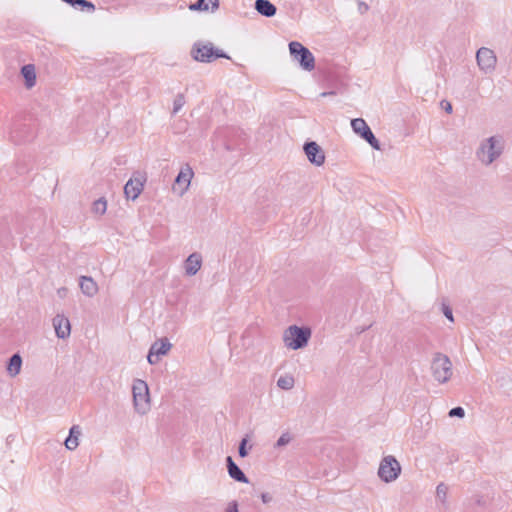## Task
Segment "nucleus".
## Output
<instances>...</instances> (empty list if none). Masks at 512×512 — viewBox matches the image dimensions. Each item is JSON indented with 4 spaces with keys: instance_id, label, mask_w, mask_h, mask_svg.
Listing matches in <instances>:
<instances>
[{
    "instance_id": "nucleus-35",
    "label": "nucleus",
    "mask_w": 512,
    "mask_h": 512,
    "mask_svg": "<svg viewBox=\"0 0 512 512\" xmlns=\"http://www.w3.org/2000/svg\"><path fill=\"white\" fill-rule=\"evenodd\" d=\"M261 500L263 503L267 504L272 501V496L268 492L261 493Z\"/></svg>"
},
{
    "instance_id": "nucleus-25",
    "label": "nucleus",
    "mask_w": 512,
    "mask_h": 512,
    "mask_svg": "<svg viewBox=\"0 0 512 512\" xmlns=\"http://www.w3.org/2000/svg\"><path fill=\"white\" fill-rule=\"evenodd\" d=\"M294 378L290 375L281 376L277 380V386L283 390H290L294 387Z\"/></svg>"
},
{
    "instance_id": "nucleus-10",
    "label": "nucleus",
    "mask_w": 512,
    "mask_h": 512,
    "mask_svg": "<svg viewBox=\"0 0 512 512\" xmlns=\"http://www.w3.org/2000/svg\"><path fill=\"white\" fill-rule=\"evenodd\" d=\"M477 64L484 73H492L495 70L497 57L493 50L481 47L476 53Z\"/></svg>"
},
{
    "instance_id": "nucleus-17",
    "label": "nucleus",
    "mask_w": 512,
    "mask_h": 512,
    "mask_svg": "<svg viewBox=\"0 0 512 512\" xmlns=\"http://www.w3.org/2000/svg\"><path fill=\"white\" fill-rule=\"evenodd\" d=\"M202 265V257L199 253L190 254L185 260V273L188 276H194L200 270Z\"/></svg>"
},
{
    "instance_id": "nucleus-16",
    "label": "nucleus",
    "mask_w": 512,
    "mask_h": 512,
    "mask_svg": "<svg viewBox=\"0 0 512 512\" xmlns=\"http://www.w3.org/2000/svg\"><path fill=\"white\" fill-rule=\"evenodd\" d=\"M225 461L228 474L233 480L240 483H249L248 477L245 475L242 469L234 462L231 456H227Z\"/></svg>"
},
{
    "instance_id": "nucleus-13",
    "label": "nucleus",
    "mask_w": 512,
    "mask_h": 512,
    "mask_svg": "<svg viewBox=\"0 0 512 512\" xmlns=\"http://www.w3.org/2000/svg\"><path fill=\"white\" fill-rule=\"evenodd\" d=\"M34 136V128L26 123H16L11 130V138L16 144L29 142Z\"/></svg>"
},
{
    "instance_id": "nucleus-33",
    "label": "nucleus",
    "mask_w": 512,
    "mask_h": 512,
    "mask_svg": "<svg viewBox=\"0 0 512 512\" xmlns=\"http://www.w3.org/2000/svg\"><path fill=\"white\" fill-rule=\"evenodd\" d=\"M238 507H239L238 502L236 500H233L228 503V506H227L225 512H239Z\"/></svg>"
},
{
    "instance_id": "nucleus-31",
    "label": "nucleus",
    "mask_w": 512,
    "mask_h": 512,
    "mask_svg": "<svg viewBox=\"0 0 512 512\" xmlns=\"http://www.w3.org/2000/svg\"><path fill=\"white\" fill-rule=\"evenodd\" d=\"M448 415L450 417L463 418L465 416V410L461 406H457V407L452 408L449 411Z\"/></svg>"
},
{
    "instance_id": "nucleus-20",
    "label": "nucleus",
    "mask_w": 512,
    "mask_h": 512,
    "mask_svg": "<svg viewBox=\"0 0 512 512\" xmlns=\"http://www.w3.org/2000/svg\"><path fill=\"white\" fill-rule=\"evenodd\" d=\"M22 367V357L19 353H14L7 361L6 370L11 377L17 376Z\"/></svg>"
},
{
    "instance_id": "nucleus-15",
    "label": "nucleus",
    "mask_w": 512,
    "mask_h": 512,
    "mask_svg": "<svg viewBox=\"0 0 512 512\" xmlns=\"http://www.w3.org/2000/svg\"><path fill=\"white\" fill-rule=\"evenodd\" d=\"M53 327L55 329L56 336L59 339H66L71 333V324L67 317L63 314H57L53 318Z\"/></svg>"
},
{
    "instance_id": "nucleus-4",
    "label": "nucleus",
    "mask_w": 512,
    "mask_h": 512,
    "mask_svg": "<svg viewBox=\"0 0 512 512\" xmlns=\"http://www.w3.org/2000/svg\"><path fill=\"white\" fill-rule=\"evenodd\" d=\"M288 46L291 57L303 70L310 72L315 68V57L307 47L298 41H291Z\"/></svg>"
},
{
    "instance_id": "nucleus-3",
    "label": "nucleus",
    "mask_w": 512,
    "mask_h": 512,
    "mask_svg": "<svg viewBox=\"0 0 512 512\" xmlns=\"http://www.w3.org/2000/svg\"><path fill=\"white\" fill-rule=\"evenodd\" d=\"M310 337V328L292 325L284 333V342L288 348L298 350L307 346Z\"/></svg>"
},
{
    "instance_id": "nucleus-23",
    "label": "nucleus",
    "mask_w": 512,
    "mask_h": 512,
    "mask_svg": "<svg viewBox=\"0 0 512 512\" xmlns=\"http://www.w3.org/2000/svg\"><path fill=\"white\" fill-rule=\"evenodd\" d=\"M210 5L212 11L218 9L219 0H197L189 5V9L192 11H207Z\"/></svg>"
},
{
    "instance_id": "nucleus-19",
    "label": "nucleus",
    "mask_w": 512,
    "mask_h": 512,
    "mask_svg": "<svg viewBox=\"0 0 512 512\" xmlns=\"http://www.w3.org/2000/svg\"><path fill=\"white\" fill-rule=\"evenodd\" d=\"M254 7L260 15L267 18L273 17L277 12L276 6L269 0H256Z\"/></svg>"
},
{
    "instance_id": "nucleus-24",
    "label": "nucleus",
    "mask_w": 512,
    "mask_h": 512,
    "mask_svg": "<svg viewBox=\"0 0 512 512\" xmlns=\"http://www.w3.org/2000/svg\"><path fill=\"white\" fill-rule=\"evenodd\" d=\"M62 1L80 11H86L89 13H92L95 11L94 3L89 0H62Z\"/></svg>"
},
{
    "instance_id": "nucleus-12",
    "label": "nucleus",
    "mask_w": 512,
    "mask_h": 512,
    "mask_svg": "<svg viewBox=\"0 0 512 512\" xmlns=\"http://www.w3.org/2000/svg\"><path fill=\"white\" fill-rule=\"evenodd\" d=\"M171 348L172 344L166 337L161 338L158 341H155L149 349L147 361L151 365L157 364L160 360V357L167 355Z\"/></svg>"
},
{
    "instance_id": "nucleus-34",
    "label": "nucleus",
    "mask_w": 512,
    "mask_h": 512,
    "mask_svg": "<svg viewBox=\"0 0 512 512\" xmlns=\"http://www.w3.org/2000/svg\"><path fill=\"white\" fill-rule=\"evenodd\" d=\"M440 104H441L442 109H443L446 113H448V114H451V113H452V111H453V107H452V104H451L449 101H447V100H442Z\"/></svg>"
},
{
    "instance_id": "nucleus-30",
    "label": "nucleus",
    "mask_w": 512,
    "mask_h": 512,
    "mask_svg": "<svg viewBox=\"0 0 512 512\" xmlns=\"http://www.w3.org/2000/svg\"><path fill=\"white\" fill-rule=\"evenodd\" d=\"M448 487L444 483L438 484L436 488V496L441 501L444 502L447 496Z\"/></svg>"
},
{
    "instance_id": "nucleus-11",
    "label": "nucleus",
    "mask_w": 512,
    "mask_h": 512,
    "mask_svg": "<svg viewBox=\"0 0 512 512\" xmlns=\"http://www.w3.org/2000/svg\"><path fill=\"white\" fill-rule=\"evenodd\" d=\"M146 178L140 172H136L124 186V194L128 200H136L144 189Z\"/></svg>"
},
{
    "instance_id": "nucleus-18",
    "label": "nucleus",
    "mask_w": 512,
    "mask_h": 512,
    "mask_svg": "<svg viewBox=\"0 0 512 512\" xmlns=\"http://www.w3.org/2000/svg\"><path fill=\"white\" fill-rule=\"evenodd\" d=\"M79 286L82 293L88 297H93L98 292L97 283L89 276H81Z\"/></svg>"
},
{
    "instance_id": "nucleus-27",
    "label": "nucleus",
    "mask_w": 512,
    "mask_h": 512,
    "mask_svg": "<svg viewBox=\"0 0 512 512\" xmlns=\"http://www.w3.org/2000/svg\"><path fill=\"white\" fill-rule=\"evenodd\" d=\"M248 441H249V436L248 435H245L240 443H239V446H238V454L241 458H245L248 456L249 454V449L247 448V444H248Z\"/></svg>"
},
{
    "instance_id": "nucleus-21",
    "label": "nucleus",
    "mask_w": 512,
    "mask_h": 512,
    "mask_svg": "<svg viewBox=\"0 0 512 512\" xmlns=\"http://www.w3.org/2000/svg\"><path fill=\"white\" fill-rule=\"evenodd\" d=\"M21 75L24 78L25 86L29 89L36 84V72L33 64H26L21 68Z\"/></svg>"
},
{
    "instance_id": "nucleus-9",
    "label": "nucleus",
    "mask_w": 512,
    "mask_h": 512,
    "mask_svg": "<svg viewBox=\"0 0 512 512\" xmlns=\"http://www.w3.org/2000/svg\"><path fill=\"white\" fill-rule=\"evenodd\" d=\"M193 176L194 172L191 166L189 164H184L181 167L172 185L173 192L177 193L179 196H183L184 193L187 191Z\"/></svg>"
},
{
    "instance_id": "nucleus-22",
    "label": "nucleus",
    "mask_w": 512,
    "mask_h": 512,
    "mask_svg": "<svg viewBox=\"0 0 512 512\" xmlns=\"http://www.w3.org/2000/svg\"><path fill=\"white\" fill-rule=\"evenodd\" d=\"M81 435V430L78 425H73L69 430V435L65 439V446L68 450H74L78 447V438Z\"/></svg>"
},
{
    "instance_id": "nucleus-7",
    "label": "nucleus",
    "mask_w": 512,
    "mask_h": 512,
    "mask_svg": "<svg viewBox=\"0 0 512 512\" xmlns=\"http://www.w3.org/2000/svg\"><path fill=\"white\" fill-rule=\"evenodd\" d=\"M400 473L401 465L394 456H385L381 460L378 468V476L383 482L390 483L396 480Z\"/></svg>"
},
{
    "instance_id": "nucleus-2",
    "label": "nucleus",
    "mask_w": 512,
    "mask_h": 512,
    "mask_svg": "<svg viewBox=\"0 0 512 512\" xmlns=\"http://www.w3.org/2000/svg\"><path fill=\"white\" fill-rule=\"evenodd\" d=\"M430 369L433 378L441 384L448 382L453 374L450 358L440 352L434 353Z\"/></svg>"
},
{
    "instance_id": "nucleus-8",
    "label": "nucleus",
    "mask_w": 512,
    "mask_h": 512,
    "mask_svg": "<svg viewBox=\"0 0 512 512\" xmlns=\"http://www.w3.org/2000/svg\"><path fill=\"white\" fill-rule=\"evenodd\" d=\"M351 127L354 133L364 139L373 149L381 150V144L375 137L371 128L368 126L366 121L362 118H355L351 120Z\"/></svg>"
},
{
    "instance_id": "nucleus-37",
    "label": "nucleus",
    "mask_w": 512,
    "mask_h": 512,
    "mask_svg": "<svg viewBox=\"0 0 512 512\" xmlns=\"http://www.w3.org/2000/svg\"><path fill=\"white\" fill-rule=\"evenodd\" d=\"M335 91H327V92H322L320 94V97H326V96H330V95H335Z\"/></svg>"
},
{
    "instance_id": "nucleus-36",
    "label": "nucleus",
    "mask_w": 512,
    "mask_h": 512,
    "mask_svg": "<svg viewBox=\"0 0 512 512\" xmlns=\"http://www.w3.org/2000/svg\"><path fill=\"white\" fill-rule=\"evenodd\" d=\"M369 9L368 5L364 2H359V11L361 13L366 12Z\"/></svg>"
},
{
    "instance_id": "nucleus-32",
    "label": "nucleus",
    "mask_w": 512,
    "mask_h": 512,
    "mask_svg": "<svg viewBox=\"0 0 512 512\" xmlns=\"http://www.w3.org/2000/svg\"><path fill=\"white\" fill-rule=\"evenodd\" d=\"M442 312L444 316L451 322L454 321L452 308L449 305L443 304L442 305Z\"/></svg>"
},
{
    "instance_id": "nucleus-6",
    "label": "nucleus",
    "mask_w": 512,
    "mask_h": 512,
    "mask_svg": "<svg viewBox=\"0 0 512 512\" xmlns=\"http://www.w3.org/2000/svg\"><path fill=\"white\" fill-rule=\"evenodd\" d=\"M503 146L495 136H491L481 144L477 151L478 158L486 165H490L502 154Z\"/></svg>"
},
{
    "instance_id": "nucleus-26",
    "label": "nucleus",
    "mask_w": 512,
    "mask_h": 512,
    "mask_svg": "<svg viewBox=\"0 0 512 512\" xmlns=\"http://www.w3.org/2000/svg\"><path fill=\"white\" fill-rule=\"evenodd\" d=\"M107 209V201L104 197H101L93 202L92 210L96 214L103 215Z\"/></svg>"
},
{
    "instance_id": "nucleus-5",
    "label": "nucleus",
    "mask_w": 512,
    "mask_h": 512,
    "mask_svg": "<svg viewBox=\"0 0 512 512\" xmlns=\"http://www.w3.org/2000/svg\"><path fill=\"white\" fill-rule=\"evenodd\" d=\"M133 404L137 413L143 415L150 408L149 388L145 381L136 379L132 386Z\"/></svg>"
},
{
    "instance_id": "nucleus-28",
    "label": "nucleus",
    "mask_w": 512,
    "mask_h": 512,
    "mask_svg": "<svg viewBox=\"0 0 512 512\" xmlns=\"http://www.w3.org/2000/svg\"><path fill=\"white\" fill-rule=\"evenodd\" d=\"M292 441V435L289 432H284L276 441L274 447L281 448L288 445Z\"/></svg>"
},
{
    "instance_id": "nucleus-1",
    "label": "nucleus",
    "mask_w": 512,
    "mask_h": 512,
    "mask_svg": "<svg viewBox=\"0 0 512 512\" xmlns=\"http://www.w3.org/2000/svg\"><path fill=\"white\" fill-rule=\"evenodd\" d=\"M191 56L195 61L210 63L218 58L230 59L221 49L216 48L211 42H196L192 46Z\"/></svg>"
},
{
    "instance_id": "nucleus-14",
    "label": "nucleus",
    "mask_w": 512,
    "mask_h": 512,
    "mask_svg": "<svg viewBox=\"0 0 512 512\" xmlns=\"http://www.w3.org/2000/svg\"><path fill=\"white\" fill-rule=\"evenodd\" d=\"M303 150L309 162L315 166H321L325 162V153L315 141H306Z\"/></svg>"
},
{
    "instance_id": "nucleus-29",
    "label": "nucleus",
    "mask_w": 512,
    "mask_h": 512,
    "mask_svg": "<svg viewBox=\"0 0 512 512\" xmlns=\"http://www.w3.org/2000/svg\"><path fill=\"white\" fill-rule=\"evenodd\" d=\"M185 104V97L183 94L179 93L176 95L174 102H173V114H176L180 111V109Z\"/></svg>"
}]
</instances>
